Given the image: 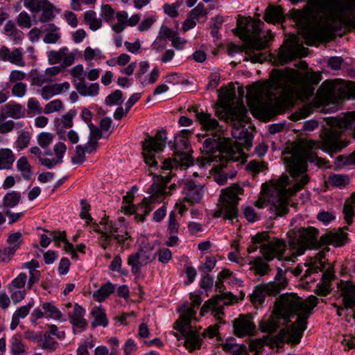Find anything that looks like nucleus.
<instances>
[{"instance_id": "f3484780", "label": "nucleus", "mask_w": 355, "mask_h": 355, "mask_svg": "<svg viewBox=\"0 0 355 355\" xmlns=\"http://www.w3.org/2000/svg\"><path fill=\"white\" fill-rule=\"evenodd\" d=\"M337 288L340 292L343 305L347 309L355 307V282L347 280H340L337 283Z\"/></svg>"}, {"instance_id": "ddd939ff", "label": "nucleus", "mask_w": 355, "mask_h": 355, "mask_svg": "<svg viewBox=\"0 0 355 355\" xmlns=\"http://www.w3.org/2000/svg\"><path fill=\"white\" fill-rule=\"evenodd\" d=\"M171 149H175L173 155L174 159L171 158L165 159L161 168L163 170H170L174 166H177L179 162L182 164H186L189 159V149L190 142L188 139L182 137L180 139L178 144L169 142Z\"/></svg>"}, {"instance_id": "4d7b16f0", "label": "nucleus", "mask_w": 355, "mask_h": 355, "mask_svg": "<svg viewBox=\"0 0 355 355\" xmlns=\"http://www.w3.org/2000/svg\"><path fill=\"white\" fill-rule=\"evenodd\" d=\"M42 348L44 349H49L50 351H54L58 345V343L54 340L48 332H44L42 339Z\"/></svg>"}, {"instance_id": "58836bf2", "label": "nucleus", "mask_w": 355, "mask_h": 355, "mask_svg": "<svg viewBox=\"0 0 355 355\" xmlns=\"http://www.w3.org/2000/svg\"><path fill=\"white\" fill-rule=\"evenodd\" d=\"M160 182L158 183H153L151 185V189L154 195L160 196H165L166 192V185L168 182H170L171 180V175H160Z\"/></svg>"}, {"instance_id": "603ef678", "label": "nucleus", "mask_w": 355, "mask_h": 355, "mask_svg": "<svg viewBox=\"0 0 355 355\" xmlns=\"http://www.w3.org/2000/svg\"><path fill=\"white\" fill-rule=\"evenodd\" d=\"M354 208L355 204L353 200H346L344 204L343 214L345 215V220L348 225L352 223V218L354 216Z\"/></svg>"}, {"instance_id": "c85d7f7f", "label": "nucleus", "mask_w": 355, "mask_h": 355, "mask_svg": "<svg viewBox=\"0 0 355 355\" xmlns=\"http://www.w3.org/2000/svg\"><path fill=\"white\" fill-rule=\"evenodd\" d=\"M195 308L193 306H188V304H185L182 306V311H185L186 314L180 315L179 319L175 322V329L184 331V327H191V319L195 318L196 313V311L194 310Z\"/></svg>"}, {"instance_id": "f8f14e48", "label": "nucleus", "mask_w": 355, "mask_h": 355, "mask_svg": "<svg viewBox=\"0 0 355 355\" xmlns=\"http://www.w3.org/2000/svg\"><path fill=\"white\" fill-rule=\"evenodd\" d=\"M263 24L259 19L254 20L250 17H242L239 15L236 27L233 31L241 40L245 42L252 37L259 35Z\"/></svg>"}, {"instance_id": "dca6fc26", "label": "nucleus", "mask_w": 355, "mask_h": 355, "mask_svg": "<svg viewBox=\"0 0 355 355\" xmlns=\"http://www.w3.org/2000/svg\"><path fill=\"white\" fill-rule=\"evenodd\" d=\"M24 6L32 12H42L40 21L47 22L52 20L55 15L53 14V6L48 0H26Z\"/></svg>"}, {"instance_id": "7ed1b4c3", "label": "nucleus", "mask_w": 355, "mask_h": 355, "mask_svg": "<svg viewBox=\"0 0 355 355\" xmlns=\"http://www.w3.org/2000/svg\"><path fill=\"white\" fill-rule=\"evenodd\" d=\"M318 303V299L314 295L309 296L302 301L296 294H282L277 300L276 305L280 316L289 320L297 315V320L288 331V341L293 345L298 344L306 329L307 320L312 313L314 307Z\"/></svg>"}, {"instance_id": "bb28decb", "label": "nucleus", "mask_w": 355, "mask_h": 355, "mask_svg": "<svg viewBox=\"0 0 355 355\" xmlns=\"http://www.w3.org/2000/svg\"><path fill=\"white\" fill-rule=\"evenodd\" d=\"M184 331H178L184 338V346L189 351L193 352L196 349H200L202 339L200 335L194 331L191 330V327H184Z\"/></svg>"}, {"instance_id": "5fc2aeb1", "label": "nucleus", "mask_w": 355, "mask_h": 355, "mask_svg": "<svg viewBox=\"0 0 355 355\" xmlns=\"http://www.w3.org/2000/svg\"><path fill=\"white\" fill-rule=\"evenodd\" d=\"M105 102L106 105L110 106L121 105L123 103V92L119 89H116L105 98Z\"/></svg>"}, {"instance_id": "774afa93", "label": "nucleus", "mask_w": 355, "mask_h": 355, "mask_svg": "<svg viewBox=\"0 0 355 355\" xmlns=\"http://www.w3.org/2000/svg\"><path fill=\"white\" fill-rule=\"evenodd\" d=\"M115 11L109 4L101 6V17L107 22H111L114 18Z\"/></svg>"}, {"instance_id": "338daca9", "label": "nucleus", "mask_w": 355, "mask_h": 355, "mask_svg": "<svg viewBox=\"0 0 355 355\" xmlns=\"http://www.w3.org/2000/svg\"><path fill=\"white\" fill-rule=\"evenodd\" d=\"M16 251L9 246H5L0 248V261L8 263L15 255Z\"/></svg>"}, {"instance_id": "49530a36", "label": "nucleus", "mask_w": 355, "mask_h": 355, "mask_svg": "<svg viewBox=\"0 0 355 355\" xmlns=\"http://www.w3.org/2000/svg\"><path fill=\"white\" fill-rule=\"evenodd\" d=\"M21 109V105L19 104H6L3 107V110L5 113L4 115L6 116V118L8 116L15 119H18L24 115Z\"/></svg>"}, {"instance_id": "c756f323", "label": "nucleus", "mask_w": 355, "mask_h": 355, "mask_svg": "<svg viewBox=\"0 0 355 355\" xmlns=\"http://www.w3.org/2000/svg\"><path fill=\"white\" fill-rule=\"evenodd\" d=\"M69 88L70 85L68 82L55 83L42 87L40 90V94L44 100H49L53 96L60 94L63 91L69 90Z\"/></svg>"}, {"instance_id": "423d86ee", "label": "nucleus", "mask_w": 355, "mask_h": 355, "mask_svg": "<svg viewBox=\"0 0 355 355\" xmlns=\"http://www.w3.org/2000/svg\"><path fill=\"white\" fill-rule=\"evenodd\" d=\"M243 189L236 184L223 189L220 196V207L214 214V216L231 220L236 218L240 200L239 196L243 194Z\"/></svg>"}, {"instance_id": "20e7f679", "label": "nucleus", "mask_w": 355, "mask_h": 355, "mask_svg": "<svg viewBox=\"0 0 355 355\" xmlns=\"http://www.w3.org/2000/svg\"><path fill=\"white\" fill-rule=\"evenodd\" d=\"M203 153L207 157H201L200 165L218 163L220 168L227 167V163L239 161L244 155L241 145L237 142L232 144L229 138L223 136L220 132H214L211 137L202 143Z\"/></svg>"}, {"instance_id": "2eb2a0df", "label": "nucleus", "mask_w": 355, "mask_h": 355, "mask_svg": "<svg viewBox=\"0 0 355 355\" xmlns=\"http://www.w3.org/2000/svg\"><path fill=\"white\" fill-rule=\"evenodd\" d=\"M180 186L182 187L184 203L191 206L201 202L204 194L203 187L201 185L197 184L192 180H187Z\"/></svg>"}, {"instance_id": "a19ab883", "label": "nucleus", "mask_w": 355, "mask_h": 355, "mask_svg": "<svg viewBox=\"0 0 355 355\" xmlns=\"http://www.w3.org/2000/svg\"><path fill=\"white\" fill-rule=\"evenodd\" d=\"M21 196L18 191L8 192L3 198L2 205L4 208H14L21 201Z\"/></svg>"}, {"instance_id": "680f3d73", "label": "nucleus", "mask_w": 355, "mask_h": 355, "mask_svg": "<svg viewBox=\"0 0 355 355\" xmlns=\"http://www.w3.org/2000/svg\"><path fill=\"white\" fill-rule=\"evenodd\" d=\"M80 204L82 205V209H81V211L80 213V217L82 219H85L86 224L89 225L93 220L92 217L91 216V215L89 213V209H90V205L87 203V202L85 199H82L80 200Z\"/></svg>"}, {"instance_id": "473e14b6", "label": "nucleus", "mask_w": 355, "mask_h": 355, "mask_svg": "<svg viewBox=\"0 0 355 355\" xmlns=\"http://www.w3.org/2000/svg\"><path fill=\"white\" fill-rule=\"evenodd\" d=\"M268 39H263L258 36H254L245 42L246 44L254 50L261 51L269 47V42L274 38V35L271 31L268 30L267 32Z\"/></svg>"}, {"instance_id": "e433bc0d", "label": "nucleus", "mask_w": 355, "mask_h": 355, "mask_svg": "<svg viewBox=\"0 0 355 355\" xmlns=\"http://www.w3.org/2000/svg\"><path fill=\"white\" fill-rule=\"evenodd\" d=\"M153 209V201L150 199L144 198L137 208V211L134 212L136 214V218L143 222L146 216L149 215Z\"/></svg>"}, {"instance_id": "9d476101", "label": "nucleus", "mask_w": 355, "mask_h": 355, "mask_svg": "<svg viewBox=\"0 0 355 355\" xmlns=\"http://www.w3.org/2000/svg\"><path fill=\"white\" fill-rule=\"evenodd\" d=\"M154 245L148 242H142L137 251L130 254L127 263L131 266L132 274L137 275L141 272V267L146 266L155 259L157 253L154 252Z\"/></svg>"}, {"instance_id": "f257e3e1", "label": "nucleus", "mask_w": 355, "mask_h": 355, "mask_svg": "<svg viewBox=\"0 0 355 355\" xmlns=\"http://www.w3.org/2000/svg\"><path fill=\"white\" fill-rule=\"evenodd\" d=\"M321 144L319 141L314 140H308L302 146L297 148L288 160L287 168L291 176L297 180L302 175L300 180L292 187L287 189L289 184V177L286 175H282L275 184V189L277 191L278 200L277 204L274 203V210L277 216H282L286 214L289 209L288 208V198L293 196L302 189L309 181V176L304 173L306 171L307 162H313L315 158L317 159V164L324 165L326 161L324 159L318 158L313 149L319 148Z\"/></svg>"}, {"instance_id": "4be33fe9", "label": "nucleus", "mask_w": 355, "mask_h": 355, "mask_svg": "<svg viewBox=\"0 0 355 355\" xmlns=\"http://www.w3.org/2000/svg\"><path fill=\"white\" fill-rule=\"evenodd\" d=\"M315 98L321 105L334 103L336 101L334 84L329 80L324 81L317 91Z\"/></svg>"}, {"instance_id": "ea45409f", "label": "nucleus", "mask_w": 355, "mask_h": 355, "mask_svg": "<svg viewBox=\"0 0 355 355\" xmlns=\"http://www.w3.org/2000/svg\"><path fill=\"white\" fill-rule=\"evenodd\" d=\"M15 162V155L8 148L0 150V169H9Z\"/></svg>"}, {"instance_id": "e2e57ef3", "label": "nucleus", "mask_w": 355, "mask_h": 355, "mask_svg": "<svg viewBox=\"0 0 355 355\" xmlns=\"http://www.w3.org/2000/svg\"><path fill=\"white\" fill-rule=\"evenodd\" d=\"M54 136L50 132H42L37 137L38 144L43 148H46L53 141Z\"/></svg>"}, {"instance_id": "bf43d9fd", "label": "nucleus", "mask_w": 355, "mask_h": 355, "mask_svg": "<svg viewBox=\"0 0 355 355\" xmlns=\"http://www.w3.org/2000/svg\"><path fill=\"white\" fill-rule=\"evenodd\" d=\"M222 300L223 298L220 295H216L215 297L209 299L201 308L200 315H204L205 313H207L210 309H213L214 307L218 305L219 302Z\"/></svg>"}, {"instance_id": "2f4dec72", "label": "nucleus", "mask_w": 355, "mask_h": 355, "mask_svg": "<svg viewBox=\"0 0 355 355\" xmlns=\"http://www.w3.org/2000/svg\"><path fill=\"white\" fill-rule=\"evenodd\" d=\"M278 57L282 64L288 63L300 57L298 51L291 43L280 47Z\"/></svg>"}, {"instance_id": "f03ea898", "label": "nucleus", "mask_w": 355, "mask_h": 355, "mask_svg": "<svg viewBox=\"0 0 355 355\" xmlns=\"http://www.w3.org/2000/svg\"><path fill=\"white\" fill-rule=\"evenodd\" d=\"M298 1L294 0L295 2ZM327 8L325 0H309L303 9L290 10L289 15L300 28L307 45L324 41L328 31L332 29Z\"/></svg>"}, {"instance_id": "4c0bfd02", "label": "nucleus", "mask_w": 355, "mask_h": 355, "mask_svg": "<svg viewBox=\"0 0 355 355\" xmlns=\"http://www.w3.org/2000/svg\"><path fill=\"white\" fill-rule=\"evenodd\" d=\"M42 308L44 311L46 318H50L60 321L66 320V319L63 318L61 311L51 302H44L42 304Z\"/></svg>"}, {"instance_id": "cd10ccee", "label": "nucleus", "mask_w": 355, "mask_h": 355, "mask_svg": "<svg viewBox=\"0 0 355 355\" xmlns=\"http://www.w3.org/2000/svg\"><path fill=\"white\" fill-rule=\"evenodd\" d=\"M347 233L340 230L336 232L324 234L320 237L322 245L331 244L336 247H340L347 241Z\"/></svg>"}, {"instance_id": "b1692460", "label": "nucleus", "mask_w": 355, "mask_h": 355, "mask_svg": "<svg viewBox=\"0 0 355 355\" xmlns=\"http://www.w3.org/2000/svg\"><path fill=\"white\" fill-rule=\"evenodd\" d=\"M76 115V110H71L61 118H56L54 121V127L60 139H66L65 129L73 126V119Z\"/></svg>"}, {"instance_id": "37998d69", "label": "nucleus", "mask_w": 355, "mask_h": 355, "mask_svg": "<svg viewBox=\"0 0 355 355\" xmlns=\"http://www.w3.org/2000/svg\"><path fill=\"white\" fill-rule=\"evenodd\" d=\"M17 169L21 172L23 178L29 180L33 175L31 166L26 157H20L17 162Z\"/></svg>"}, {"instance_id": "79ce46f5", "label": "nucleus", "mask_w": 355, "mask_h": 355, "mask_svg": "<svg viewBox=\"0 0 355 355\" xmlns=\"http://www.w3.org/2000/svg\"><path fill=\"white\" fill-rule=\"evenodd\" d=\"M84 20L89 24V28L94 31L99 29L102 26V21L96 17V14L94 10H89L85 12Z\"/></svg>"}, {"instance_id": "9b49d317", "label": "nucleus", "mask_w": 355, "mask_h": 355, "mask_svg": "<svg viewBox=\"0 0 355 355\" xmlns=\"http://www.w3.org/2000/svg\"><path fill=\"white\" fill-rule=\"evenodd\" d=\"M319 231L313 227H302L298 230V242L300 246L297 249V254H292L290 257L284 258L286 261L295 262L297 255L304 253L306 249L318 248L321 244L320 240L318 241Z\"/></svg>"}, {"instance_id": "de8ad7c7", "label": "nucleus", "mask_w": 355, "mask_h": 355, "mask_svg": "<svg viewBox=\"0 0 355 355\" xmlns=\"http://www.w3.org/2000/svg\"><path fill=\"white\" fill-rule=\"evenodd\" d=\"M49 29L45 35L43 41L46 44H55L60 39V33H58L59 28L54 24H49Z\"/></svg>"}, {"instance_id": "7c9ffc66", "label": "nucleus", "mask_w": 355, "mask_h": 355, "mask_svg": "<svg viewBox=\"0 0 355 355\" xmlns=\"http://www.w3.org/2000/svg\"><path fill=\"white\" fill-rule=\"evenodd\" d=\"M263 19L268 23L282 22L284 20V15L281 6L269 5L266 9Z\"/></svg>"}, {"instance_id": "a878e982", "label": "nucleus", "mask_w": 355, "mask_h": 355, "mask_svg": "<svg viewBox=\"0 0 355 355\" xmlns=\"http://www.w3.org/2000/svg\"><path fill=\"white\" fill-rule=\"evenodd\" d=\"M270 80L272 82L271 87L275 89H282L288 96H293L295 92L293 86L284 84L283 82L286 79V75L278 69H273L270 74Z\"/></svg>"}, {"instance_id": "0eeeda50", "label": "nucleus", "mask_w": 355, "mask_h": 355, "mask_svg": "<svg viewBox=\"0 0 355 355\" xmlns=\"http://www.w3.org/2000/svg\"><path fill=\"white\" fill-rule=\"evenodd\" d=\"M287 285L288 280L284 276L282 269L279 268L273 282L255 286L253 293L250 295V301L254 305H261L266 295L277 296Z\"/></svg>"}, {"instance_id": "a211bd4d", "label": "nucleus", "mask_w": 355, "mask_h": 355, "mask_svg": "<svg viewBox=\"0 0 355 355\" xmlns=\"http://www.w3.org/2000/svg\"><path fill=\"white\" fill-rule=\"evenodd\" d=\"M233 327L234 334L240 338L252 335L255 329V324L250 314L240 315L234 320Z\"/></svg>"}, {"instance_id": "a18cd8bd", "label": "nucleus", "mask_w": 355, "mask_h": 355, "mask_svg": "<svg viewBox=\"0 0 355 355\" xmlns=\"http://www.w3.org/2000/svg\"><path fill=\"white\" fill-rule=\"evenodd\" d=\"M250 265L252 266V268L255 272L261 276H263L268 273L270 266L263 262L261 257H257L253 261H250Z\"/></svg>"}, {"instance_id": "8fccbe9b", "label": "nucleus", "mask_w": 355, "mask_h": 355, "mask_svg": "<svg viewBox=\"0 0 355 355\" xmlns=\"http://www.w3.org/2000/svg\"><path fill=\"white\" fill-rule=\"evenodd\" d=\"M259 327L262 332L272 334L277 330L279 324L277 320L270 318L266 321H261L259 324Z\"/></svg>"}, {"instance_id": "1a4fd4ad", "label": "nucleus", "mask_w": 355, "mask_h": 355, "mask_svg": "<svg viewBox=\"0 0 355 355\" xmlns=\"http://www.w3.org/2000/svg\"><path fill=\"white\" fill-rule=\"evenodd\" d=\"M166 132L165 130L158 131L155 137L147 135L142 141L143 157L146 164L150 167H157V162L155 153H159L166 146Z\"/></svg>"}, {"instance_id": "0e129e2a", "label": "nucleus", "mask_w": 355, "mask_h": 355, "mask_svg": "<svg viewBox=\"0 0 355 355\" xmlns=\"http://www.w3.org/2000/svg\"><path fill=\"white\" fill-rule=\"evenodd\" d=\"M62 109L63 105L61 100L55 99L45 105L44 112L45 114H50L54 112H58Z\"/></svg>"}, {"instance_id": "052dcab7", "label": "nucleus", "mask_w": 355, "mask_h": 355, "mask_svg": "<svg viewBox=\"0 0 355 355\" xmlns=\"http://www.w3.org/2000/svg\"><path fill=\"white\" fill-rule=\"evenodd\" d=\"M85 159V151L83 146H76L75 154L71 157V162L74 164H81Z\"/></svg>"}, {"instance_id": "3c124183", "label": "nucleus", "mask_w": 355, "mask_h": 355, "mask_svg": "<svg viewBox=\"0 0 355 355\" xmlns=\"http://www.w3.org/2000/svg\"><path fill=\"white\" fill-rule=\"evenodd\" d=\"M8 246L17 251L21 246L23 242V236L21 232H17L10 234L6 241Z\"/></svg>"}, {"instance_id": "c03bdc74", "label": "nucleus", "mask_w": 355, "mask_h": 355, "mask_svg": "<svg viewBox=\"0 0 355 355\" xmlns=\"http://www.w3.org/2000/svg\"><path fill=\"white\" fill-rule=\"evenodd\" d=\"M321 74L318 72H306L299 80V85H317L321 80Z\"/></svg>"}, {"instance_id": "4468645a", "label": "nucleus", "mask_w": 355, "mask_h": 355, "mask_svg": "<svg viewBox=\"0 0 355 355\" xmlns=\"http://www.w3.org/2000/svg\"><path fill=\"white\" fill-rule=\"evenodd\" d=\"M247 98L248 103L251 105L252 101L257 104V110L259 113L266 117H272L277 115V107L269 103H262L259 98L261 94L260 89L254 85H251L248 89Z\"/></svg>"}, {"instance_id": "f704fd0d", "label": "nucleus", "mask_w": 355, "mask_h": 355, "mask_svg": "<svg viewBox=\"0 0 355 355\" xmlns=\"http://www.w3.org/2000/svg\"><path fill=\"white\" fill-rule=\"evenodd\" d=\"M76 89L83 96H96L99 92V84L97 83H92L87 86L85 81H79L76 83Z\"/></svg>"}, {"instance_id": "69168bd1", "label": "nucleus", "mask_w": 355, "mask_h": 355, "mask_svg": "<svg viewBox=\"0 0 355 355\" xmlns=\"http://www.w3.org/2000/svg\"><path fill=\"white\" fill-rule=\"evenodd\" d=\"M312 112V107L308 105H304L297 112L293 113L291 115V119L297 121L301 119H304L310 115Z\"/></svg>"}, {"instance_id": "c9c22d12", "label": "nucleus", "mask_w": 355, "mask_h": 355, "mask_svg": "<svg viewBox=\"0 0 355 355\" xmlns=\"http://www.w3.org/2000/svg\"><path fill=\"white\" fill-rule=\"evenodd\" d=\"M115 290V286L108 282L103 284L98 290L93 293V298L95 301L102 302L105 300Z\"/></svg>"}, {"instance_id": "13d9d810", "label": "nucleus", "mask_w": 355, "mask_h": 355, "mask_svg": "<svg viewBox=\"0 0 355 355\" xmlns=\"http://www.w3.org/2000/svg\"><path fill=\"white\" fill-rule=\"evenodd\" d=\"M30 140V133L28 131H21L17 137L16 147L19 150L24 149L28 146Z\"/></svg>"}, {"instance_id": "72a5a7b5", "label": "nucleus", "mask_w": 355, "mask_h": 355, "mask_svg": "<svg viewBox=\"0 0 355 355\" xmlns=\"http://www.w3.org/2000/svg\"><path fill=\"white\" fill-rule=\"evenodd\" d=\"M94 320L92 322L93 328L97 326L106 327L108 325V320L106 316L105 311L102 306H95L91 311Z\"/></svg>"}, {"instance_id": "393cba45", "label": "nucleus", "mask_w": 355, "mask_h": 355, "mask_svg": "<svg viewBox=\"0 0 355 355\" xmlns=\"http://www.w3.org/2000/svg\"><path fill=\"white\" fill-rule=\"evenodd\" d=\"M0 61L10 62L18 67L25 66V62L23 58V53L20 49H14L12 51L6 46H2L0 48Z\"/></svg>"}, {"instance_id": "412c9836", "label": "nucleus", "mask_w": 355, "mask_h": 355, "mask_svg": "<svg viewBox=\"0 0 355 355\" xmlns=\"http://www.w3.org/2000/svg\"><path fill=\"white\" fill-rule=\"evenodd\" d=\"M189 111L195 112L197 120L199 121L203 129L206 131L220 132L223 133L218 121L211 117V115L205 112H200L196 107L189 109Z\"/></svg>"}, {"instance_id": "6e6552de", "label": "nucleus", "mask_w": 355, "mask_h": 355, "mask_svg": "<svg viewBox=\"0 0 355 355\" xmlns=\"http://www.w3.org/2000/svg\"><path fill=\"white\" fill-rule=\"evenodd\" d=\"M219 98L226 104L225 106V114L232 121L248 122L250 118L248 110L242 99L236 105H230L235 98L234 90L226 87H221L219 90Z\"/></svg>"}, {"instance_id": "39448f33", "label": "nucleus", "mask_w": 355, "mask_h": 355, "mask_svg": "<svg viewBox=\"0 0 355 355\" xmlns=\"http://www.w3.org/2000/svg\"><path fill=\"white\" fill-rule=\"evenodd\" d=\"M331 126L322 135V145L329 152H338L346 146L340 140L341 135L347 130H352V135L355 139V111L341 113L336 117L329 119Z\"/></svg>"}, {"instance_id": "aec40b11", "label": "nucleus", "mask_w": 355, "mask_h": 355, "mask_svg": "<svg viewBox=\"0 0 355 355\" xmlns=\"http://www.w3.org/2000/svg\"><path fill=\"white\" fill-rule=\"evenodd\" d=\"M85 314V310L78 304H75L73 311L68 313L74 334L83 332L87 328L88 323L84 318Z\"/></svg>"}, {"instance_id": "6e6d98bb", "label": "nucleus", "mask_w": 355, "mask_h": 355, "mask_svg": "<svg viewBox=\"0 0 355 355\" xmlns=\"http://www.w3.org/2000/svg\"><path fill=\"white\" fill-rule=\"evenodd\" d=\"M66 52H68L67 47H62L59 51H51L49 53L48 58L49 62L51 64H57L62 61L63 55H65Z\"/></svg>"}, {"instance_id": "6ab92c4d", "label": "nucleus", "mask_w": 355, "mask_h": 355, "mask_svg": "<svg viewBox=\"0 0 355 355\" xmlns=\"http://www.w3.org/2000/svg\"><path fill=\"white\" fill-rule=\"evenodd\" d=\"M285 248L286 243L284 241L276 240L274 242L262 245L260 252L264 259L267 261H272L276 256L279 260H282L283 259L282 256L285 251Z\"/></svg>"}, {"instance_id": "5701e85b", "label": "nucleus", "mask_w": 355, "mask_h": 355, "mask_svg": "<svg viewBox=\"0 0 355 355\" xmlns=\"http://www.w3.org/2000/svg\"><path fill=\"white\" fill-rule=\"evenodd\" d=\"M105 232H107L111 235V239L116 240L119 244L123 245H129L128 243H126V241L130 239V236L121 224L107 222Z\"/></svg>"}, {"instance_id": "09e8293b", "label": "nucleus", "mask_w": 355, "mask_h": 355, "mask_svg": "<svg viewBox=\"0 0 355 355\" xmlns=\"http://www.w3.org/2000/svg\"><path fill=\"white\" fill-rule=\"evenodd\" d=\"M10 350L13 355H20L25 352V345L22 342L20 335L15 334L12 336Z\"/></svg>"}, {"instance_id": "864d4df0", "label": "nucleus", "mask_w": 355, "mask_h": 355, "mask_svg": "<svg viewBox=\"0 0 355 355\" xmlns=\"http://www.w3.org/2000/svg\"><path fill=\"white\" fill-rule=\"evenodd\" d=\"M27 280V276L25 273L21 272L15 277L11 283L8 286L9 291H12L14 289L24 288Z\"/></svg>"}]
</instances>
